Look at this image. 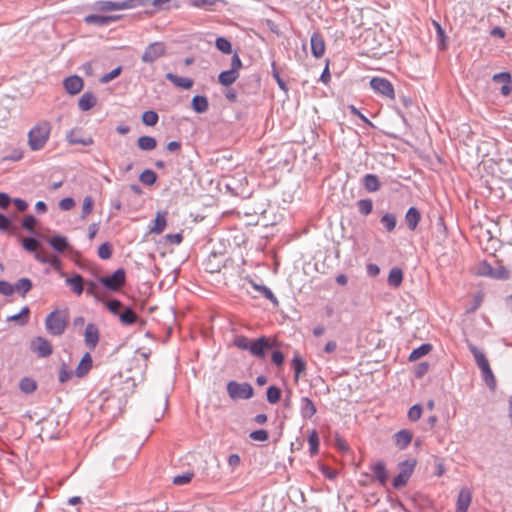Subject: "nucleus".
Returning <instances> with one entry per match:
<instances>
[{
	"label": "nucleus",
	"mask_w": 512,
	"mask_h": 512,
	"mask_svg": "<svg viewBox=\"0 0 512 512\" xmlns=\"http://www.w3.org/2000/svg\"><path fill=\"white\" fill-rule=\"evenodd\" d=\"M39 245H40L39 241L33 237H27L22 240V246L28 252L35 253L37 251Z\"/></svg>",
	"instance_id": "52"
},
{
	"label": "nucleus",
	"mask_w": 512,
	"mask_h": 512,
	"mask_svg": "<svg viewBox=\"0 0 512 512\" xmlns=\"http://www.w3.org/2000/svg\"><path fill=\"white\" fill-rule=\"evenodd\" d=\"M492 81L497 84H501L500 92L503 96H509L512 91V79L509 72H500L494 74Z\"/></svg>",
	"instance_id": "10"
},
{
	"label": "nucleus",
	"mask_w": 512,
	"mask_h": 512,
	"mask_svg": "<svg viewBox=\"0 0 512 512\" xmlns=\"http://www.w3.org/2000/svg\"><path fill=\"white\" fill-rule=\"evenodd\" d=\"M73 376V371L69 369L66 363H62L60 370H59V381L61 383H66L69 381Z\"/></svg>",
	"instance_id": "55"
},
{
	"label": "nucleus",
	"mask_w": 512,
	"mask_h": 512,
	"mask_svg": "<svg viewBox=\"0 0 512 512\" xmlns=\"http://www.w3.org/2000/svg\"><path fill=\"white\" fill-rule=\"evenodd\" d=\"M292 368L294 370V379L297 382L301 376V374L306 369V363L303 358L299 354H295L292 359Z\"/></svg>",
	"instance_id": "31"
},
{
	"label": "nucleus",
	"mask_w": 512,
	"mask_h": 512,
	"mask_svg": "<svg viewBox=\"0 0 512 512\" xmlns=\"http://www.w3.org/2000/svg\"><path fill=\"white\" fill-rule=\"evenodd\" d=\"M271 68H272V71H271L272 76L275 79V81L277 82L279 88L284 92H288V90H289L288 86H287L286 82L281 78L280 73L277 70L275 62H272Z\"/></svg>",
	"instance_id": "51"
},
{
	"label": "nucleus",
	"mask_w": 512,
	"mask_h": 512,
	"mask_svg": "<svg viewBox=\"0 0 512 512\" xmlns=\"http://www.w3.org/2000/svg\"><path fill=\"white\" fill-rule=\"evenodd\" d=\"M380 223L383 225L385 230L390 233L393 232L394 229L396 228L397 218L393 213H385L381 217Z\"/></svg>",
	"instance_id": "36"
},
{
	"label": "nucleus",
	"mask_w": 512,
	"mask_h": 512,
	"mask_svg": "<svg viewBox=\"0 0 512 512\" xmlns=\"http://www.w3.org/2000/svg\"><path fill=\"white\" fill-rule=\"evenodd\" d=\"M227 393L233 400L250 399L254 395V390L247 382L238 383L236 381H230L227 384Z\"/></svg>",
	"instance_id": "3"
},
{
	"label": "nucleus",
	"mask_w": 512,
	"mask_h": 512,
	"mask_svg": "<svg viewBox=\"0 0 512 512\" xmlns=\"http://www.w3.org/2000/svg\"><path fill=\"white\" fill-rule=\"evenodd\" d=\"M19 388L23 393L30 394L37 389V383L30 377H24L19 383Z\"/></svg>",
	"instance_id": "41"
},
{
	"label": "nucleus",
	"mask_w": 512,
	"mask_h": 512,
	"mask_svg": "<svg viewBox=\"0 0 512 512\" xmlns=\"http://www.w3.org/2000/svg\"><path fill=\"white\" fill-rule=\"evenodd\" d=\"M65 283L77 296L84 292L85 279L80 274H74L72 277L66 278Z\"/></svg>",
	"instance_id": "16"
},
{
	"label": "nucleus",
	"mask_w": 512,
	"mask_h": 512,
	"mask_svg": "<svg viewBox=\"0 0 512 512\" xmlns=\"http://www.w3.org/2000/svg\"><path fill=\"white\" fill-rule=\"evenodd\" d=\"M116 19L114 16H103V15H96L91 14L85 17V22L87 24H94L97 26H106L109 25L111 22H113Z\"/></svg>",
	"instance_id": "27"
},
{
	"label": "nucleus",
	"mask_w": 512,
	"mask_h": 512,
	"mask_svg": "<svg viewBox=\"0 0 512 512\" xmlns=\"http://www.w3.org/2000/svg\"><path fill=\"white\" fill-rule=\"evenodd\" d=\"M97 99L92 92H85L78 100L81 111H88L96 105Z\"/></svg>",
	"instance_id": "26"
},
{
	"label": "nucleus",
	"mask_w": 512,
	"mask_h": 512,
	"mask_svg": "<svg viewBox=\"0 0 512 512\" xmlns=\"http://www.w3.org/2000/svg\"><path fill=\"white\" fill-rule=\"evenodd\" d=\"M308 443H309V446H310V452L311 454H315L317 453L318 451V446H319V438H318V434L315 430H313L309 437H308Z\"/></svg>",
	"instance_id": "61"
},
{
	"label": "nucleus",
	"mask_w": 512,
	"mask_h": 512,
	"mask_svg": "<svg viewBox=\"0 0 512 512\" xmlns=\"http://www.w3.org/2000/svg\"><path fill=\"white\" fill-rule=\"evenodd\" d=\"M36 218L33 215H26L22 220V227L30 233H35Z\"/></svg>",
	"instance_id": "60"
},
{
	"label": "nucleus",
	"mask_w": 512,
	"mask_h": 512,
	"mask_svg": "<svg viewBox=\"0 0 512 512\" xmlns=\"http://www.w3.org/2000/svg\"><path fill=\"white\" fill-rule=\"evenodd\" d=\"M166 214L167 213L165 211L157 212L154 220V225L149 230L150 233L158 235L164 231L167 225Z\"/></svg>",
	"instance_id": "25"
},
{
	"label": "nucleus",
	"mask_w": 512,
	"mask_h": 512,
	"mask_svg": "<svg viewBox=\"0 0 512 512\" xmlns=\"http://www.w3.org/2000/svg\"><path fill=\"white\" fill-rule=\"evenodd\" d=\"M30 309L28 306H25L21 309V311L17 314L11 315L7 318V321H18L20 325H25L29 320Z\"/></svg>",
	"instance_id": "40"
},
{
	"label": "nucleus",
	"mask_w": 512,
	"mask_h": 512,
	"mask_svg": "<svg viewBox=\"0 0 512 512\" xmlns=\"http://www.w3.org/2000/svg\"><path fill=\"white\" fill-rule=\"evenodd\" d=\"M316 412V406L309 397H302L300 399V415L303 419H311Z\"/></svg>",
	"instance_id": "15"
},
{
	"label": "nucleus",
	"mask_w": 512,
	"mask_h": 512,
	"mask_svg": "<svg viewBox=\"0 0 512 512\" xmlns=\"http://www.w3.org/2000/svg\"><path fill=\"white\" fill-rule=\"evenodd\" d=\"M311 52L315 58H321L325 53V41L319 32H314L310 38Z\"/></svg>",
	"instance_id": "13"
},
{
	"label": "nucleus",
	"mask_w": 512,
	"mask_h": 512,
	"mask_svg": "<svg viewBox=\"0 0 512 512\" xmlns=\"http://www.w3.org/2000/svg\"><path fill=\"white\" fill-rule=\"evenodd\" d=\"M68 321V311L56 309L46 316L45 328L50 335L61 336L68 326Z\"/></svg>",
	"instance_id": "1"
},
{
	"label": "nucleus",
	"mask_w": 512,
	"mask_h": 512,
	"mask_svg": "<svg viewBox=\"0 0 512 512\" xmlns=\"http://www.w3.org/2000/svg\"><path fill=\"white\" fill-rule=\"evenodd\" d=\"M50 246L58 253H63L70 248L67 237L62 235H54L48 239Z\"/></svg>",
	"instance_id": "18"
},
{
	"label": "nucleus",
	"mask_w": 512,
	"mask_h": 512,
	"mask_svg": "<svg viewBox=\"0 0 512 512\" xmlns=\"http://www.w3.org/2000/svg\"><path fill=\"white\" fill-rule=\"evenodd\" d=\"M83 79L78 75L66 77L63 80V86L70 95H76L83 89Z\"/></svg>",
	"instance_id": "11"
},
{
	"label": "nucleus",
	"mask_w": 512,
	"mask_h": 512,
	"mask_svg": "<svg viewBox=\"0 0 512 512\" xmlns=\"http://www.w3.org/2000/svg\"><path fill=\"white\" fill-rule=\"evenodd\" d=\"M158 114L153 110L145 111L142 114V122L147 126H154L158 122Z\"/></svg>",
	"instance_id": "48"
},
{
	"label": "nucleus",
	"mask_w": 512,
	"mask_h": 512,
	"mask_svg": "<svg viewBox=\"0 0 512 512\" xmlns=\"http://www.w3.org/2000/svg\"><path fill=\"white\" fill-rule=\"evenodd\" d=\"M281 398V390L276 386H270L267 389V401L270 404H276Z\"/></svg>",
	"instance_id": "50"
},
{
	"label": "nucleus",
	"mask_w": 512,
	"mask_h": 512,
	"mask_svg": "<svg viewBox=\"0 0 512 512\" xmlns=\"http://www.w3.org/2000/svg\"><path fill=\"white\" fill-rule=\"evenodd\" d=\"M472 501V492L464 487L460 490L457 498L456 512H467Z\"/></svg>",
	"instance_id": "14"
},
{
	"label": "nucleus",
	"mask_w": 512,
	"mask_h": 512,
	"mask_svg": "<svg viewBox=\"0 0 512 512\" xmlns=\"http://www.w3.org/2000/svg\"><path fill=\"white\" fill-rule=\"evenodd\" d=\"M84 341L87 347L94 349L99 343V329L94 323H88L85 328Z\"/></svg>",
	"instance_id": "12"
},
{
	"label": "nucleus",
	"mask_w": 512,
	"mask_h": 512,
	"mask_svg": "<svg viewBox=\"0 0 512 512\" xmlns=\"http://www.w3.org/2000/svg\"><path fill=\"white\" fill-rule=\"evenodd\" d=\"M67 140L70 144H81L84 146H89L93 143V139L91 137L82 138L73 130L67 134Z\"/></svg>",
	"instance_id": "42"
},
{
	"label": "nucleus",
	"mask_w": 512,
	"mask_h": 512,
	"mask_svg": "<svg viewBox=\"0 0 512 512\" xmlns=\"http://www.w3.org/2000/svg\"><path fill=\"white\" fill-rule=\"evenodd\" d=\"M249 437L254 440V441H261V442H264L266 440H268L269 438V434L266 430L264 429H260V430H255V431H252L249 435Z\"/></svg>",
	"instance_id": "62"
},
{
	"label": "nucleus",
	"mask_w": 512,
	"mask_h": 512,
	"mask_svg": "<svg viewBox=\"0 0 512 512\" xmlns=\"http://www.w3.org/2000/svg\"><path fill=\"white\" fill-rule=\"evenodd\" d=\"M99 282H95V281H92V280H85V285L87 286V289H86V294L88 296H91L93 297L95 300H100V296H99Z\"/></svg>",
	"instance_id": "44"
},
{
	"label": "nucleus",
	"mask_w": 512,
	"mask_h": 512,
	"mask_svg": "<svg viewBox=\"0 0 512 512\" xmlns=\"http://www.w3.org/2000/svg\"><path fill=\"white\" fill-rule=\"evenodd\" d=\"M166 79L173 83L176 87L190 89L193 86V80L187 77H180L171 72L165 75Z\"/></svg>",
	"instance_id": "21"
},
{
	"label": "nucleus",
	"mask_w": 512,
	"mask_h": 512,
	"mask_svg": "<svg viewBox=\"0 0 512 512\" xmlns=\"http://www.w3.org/2000/svg\"><path fill=\"white\" fill-rule=\"evenodd\" d=\"M387 281L391 287H399L403 281L402 270L398 267H393L389 272Z\"/></svg>",
	"instance_id": "32"
},
{
	"label": "nucleus",
	"mask_w": 512,
	"mask_h": 512,
	"mask_svg": "<svg viewBox=\"0 0 512 512\" xmlns=\"http://www.w3.org/2000/svg\"><path fill=\"white\" fill-rule=\"evenodd\" d=\"M119 320L122 325L129 326L133 325L137 322L138 316L134 312V310L130 307H125L122 309V311L119 314Z\"/></svg>",
	"instance_id": "24"
},
{
	"label": "nucleus",
	"mask_w": 512,
	"mask_h": 512,
	"mask_svg": "<svg viewBox=\"0 0 512 512\" xmlns=\"http://www.w3.org/2000/svg\"><path fill=\"white\" fill-rule=\"evenodd\" d=\"M15 230L16 227L12 221L7 216L0 213V231L3 233H13Z\"/></svg>",
	"instance_id": "45"
},
{
	"label": "nucleus",
	"mask_w": 512,
	"mask_h": 512,
	"mask_svg": "<svg viewBox=\"0 0 512 512\" xmlns=\"http://www.w3.org/2000/svg\"><path fill=\"white\" fill-rule=\"evenodd\" d=\"M96 9L99 11H114V10H125L127 4L124 1L113 2V1H98L95 4Z\"/></svg>",
	"instance_id": "22"
},
{
	"label": "nucleus",
	"mask_w": 512,
	"mask_h": 512,
	"mask_svg": "<svg viewBox=\"0 0 512 512\" xmlns=\"http://www.w3.org/2000/svg\"><path fill=\"white\" fill-rule=\"evenodd\" d=\"M139 180L145 185H153L157 180V175L153 170L146 169L140 174Z\"/></svg>",
	"instance_id": "46"
},
{
	"label": "nucleus",
	"mask_w": 512,
	"mask_h": 512,
	"mask_svg": "<svg viewBox=\"0 0 512 512\" xmlns=\"http://www.w3.org/2000/svg\"><path fill=\"white\" fill-rule=\"evenodd\" d=\"M482 372V377L486 385L494 390L496 387V379L490 367V364L480 369Z\"/></svg>",
	"instance_id": "37"
},
{
	"label": "nucleus",
	"mask_w": 512,
	"mask_h": 512,
	"mask_svg": "<svg viewBox=\"0 0 512 512\" xmlns=\"http://www.w3.org/2000/svg\"><path fill=\"white\" fill-rule=\"evenodd\" d=\"M252 286L255 290L260 292L263 295V297L270 300L274 305L277 306L279 304L278 299L276 298V296L274 295V293L271 291L270 288H268L265 285H259V284L253 283V282H252Z\"/></svg>",
	"instance_id": "38"
},
{
	"label": "nucleus",
	"mask_w": 512,
	"mask_h": 512,
	"mask_svg": "<svg viewBox=\"0 0 512 512\" xmlns=\"http://www.w3.org/2000/svg\"><path fill=\"white\" fill-rule=\"evenodd\" d=\"M58 206L62 211H69L75 206V201L72 197H66L59 201Z\"/></svg>",
	"instance_id": "64"
},
{
	"label": "nucleus",
	"mask_w": 512,
	"mask_h": 512,
	"mask_svg": "<svg viewBox=\"0 0 512 512\" xmlns=\"http://www.w3.org/2000/svg\"><path fill=\"white\" fill-rule=\"evenodd\" d=\"M33 284L29 278H21L14 285V292H18L24 297L32 288Z\"/></svg>",
	"instance_id": "34"
},
{
	"label": "nucleus",
	"mask_w": 512,
	"mask_h": 512,
	"mask_svg": "<svg viewBox=\"0 0 512 512\" xmlns=\"http://www.w3.org/2000/svg\"><path fill=\"white\" fill-rule=\"evenodd\" d=\"M31 349L39 357H48L52 354L53 348L51 343L44 337L38 336L31 343Z\"/></svg>",
	"instance_id": "9"
},
{
	"label": "nucleus",
	"mask_w": 512,
	"mask_h": 512,
	"mask_svg": "<svg viewBox=\"0 0 512 512\" xmlns=\"http://www.w3.org/2000/svg\"><path fill=\"white\" fill-rule=\"evenodd\" d=\"M433 25L436 29L438 46L441 50H444L446 48L445 41L447 38L445 31L443 30V28L441 27V25L438 22L433 21Z\"/></svg>",
	"instance_id": "47"
},
{
	"label": "nucleus",
	"mask_w": 512,
	"mask_h": 512,
	"mask_svg": "<svg viewBox=\"0 0 512 512\" xmlns=\"http://www.w3.org/2000/svg\"><path fill=\"white\" fill-rule=\"evenodd\" d=\"M373 477L382 485L385 486L388 479L386 465L383 461H378L371 466Z\"/></svg>",
	"instance_id": "17"
},
{
	"label": "nucleus",
	"mask_w": 512,
	"mask_h": 512,
	"mask_svg": "<svg viewBox=\"0 0 512 512\" xmlns=\"http://www.w3.org/2000/svg\"><path fill=\"white\" fill-rule=\"evenodd\" d=\"M370 86L375 92L381 94L382 96H385L389 99H394L395 97L392 83L385 78L373 77L370 80Z\"/></svg>",
	"instance_id": "8"
},
{
	"label": "nucleus",
	"mask_w": 512,
	"mask_h": 512,
	"mask_svg": "<svg viewBox=\"0 0 512 512\" xmlns=\"http://www.w3.org/2000/svg\"><path fill=\"white\" fill-rule=\"evenodd\" d=\"M191 107L196 113H205L209 108L207 97L196 95L192 98Z\"/></svg>",
	"instance_id": "29"
},
{
	"label": "nucleus",
	"mask_w": 512,
	"mask_h": 512,
	"mask_svg": "<svg viewBox=\"0 0 512 512\" xmlns=\"http://www.w3.org/2000/svg\"><path fill=\"white\" fill-rule=\"evenodd\" d=\"M166 54V45L163 42L149 44L141 59L144 63H153Z\"/></svg>",
	"instance_id": "6"
},
{
	"label": "nucleus",
	"mask_w": 512,
	"mask_h": 512,
	"mask_svg": "<svg viewBox=\"0 0 512 512\" xmlns=\"http://www.w3.org/2000/svg\"><path fill=\"white\" fill-rule=\"evenodd\" d=\"M468 349L472 353L479 369L489 365V361L484 352L472 343H468Z\"/></svg>",
	"instance_id": "23"
},
{
	"label": "nucleus",
	"mask_w": 512,
	"mask_h": 512,
	"mask_svg": "<svg viewBox=\"0 0 512 512\" xmlns=\"http://www.w3.org/2000/svg\"><path fill=\"white\" fill-rule=\"evenodd\" d=\"M412 433L407 429H402L395 433L394 435V443L400 449H405L412 441Z\"/></svg>",
	"instance_id": "20"
},
{
	"label": "nucleus",
	"mask_w": 512,
	"mask_h": 512,
	"mask_svg": "<svg viewBox=\"0 0 512 512\" xmlns=\"http://www.w3.org/2000/svg\"><path fill=\"white\" fill-rule=\"evenodd\" d=\"M421 220V213L416 207H410L405 214V222L409 230L414 231Z\"/></svg>",
	"instance_id": "19"
},
{
	"label": "nucleus",
	"mask_w": 512,
	"mask_h": 512,
	"mask_svg": "<svg viewBox=\"0 0 512 512\" xmlns=\"http://www.w3.org/2000/svg\"><path fill=\"white\" fill-rule=\"evenodd\" d=\"M98 282L110 291H118L125 285L126 272L123 268H118L110 276L99 277Z\"/></svg>",
	"instance_id": "5"
},
{
	"label": "nucleus",
	"mask_w": 512,
	"mask_h": 512,
	"mask_svg": "<svg viewBox=\"0 0 512 512\" xmlns=\"http://www.w3.org/2000/svg\"><path fill=\"white\" fill-rule=\"evenodd\" d=\"M137 145L143 151H151L156 148L157 141L152 136H141L137 140Z\"/></svg>",
	"instance_id": "35"
},
{
	"label": "nucleus",
	"mask_w": 512,
	"mask_h": 512,
	"mask_svg": "<svg viewBox=\"0 0 512 512\" xmlns=\"http://www.w3.org/2000/svg\"><path fill=\"white\" fill-rule=\"evenodd\" d=\"M51 127L48 122H41L35 125L28 133V144L32 151L42 149L47 143Z\"/></svg>",
	"instance_id": "2"
},
{
	"label": "nucleus",
	"mask_w": 512,
	"mask_h": 512,
	"mask_svg": "<svg viewBox=\"0 0 512 512\" xmlns=\"http://www.w3.org/2000/svg\"><path fill=\"white\" fill-rule=\"evenodd\" d=\"M272 347L273 342L271 341V339L262 336L251 341L249 352L254 357L264 359L266 356V351L271 349Z\"/></svg>",
	"instance_id": "7"
},
{
	"label": "nucleus",
	"mask_w": 512,
	"mask_h": 512,
	"mask_svg": "<svg viewBox=\"0 0 512 512\" xmlns=\"http://www.w3.org/2000/svg\"><path fill=\"white\" fill-rule=\"evenodd\" d=\"M92 367V357L89 353H86L81 361L79 362L76 370H75V374L77 377H83L84 375H86L88 373V371L91 369Z\"/></svg>",
	"instance_id": "30"
},
{
	"label": "nucleus",
	"mask_w": 512,
	"mask_h": 512,
	"mask_svg": "<svg viewBox=\"0 0 512 512\" xmlns=\"http://www.w3.org/2000/svg\"><path fill=\"white\" fill-rule=\"evenodd\" d=\"M122 67L118 66L115 69L111 70L109 73L103 75L100 79L101 83H108L118 77L121 73Z\"/></svg>",
	"instance_id": "63"
},
{
	"label": "nucleus",
	"mask_w": 512,
	"mask_h": 512,
	"mask_svg": "<svg viewBox=\"0 0 512 512\" xmlns=\"http://www.w3.org/2000/svg\"><path fill=\"white\" fill-rule=\"evenodd\" d=\"M422 411V406L420 404H415L408 410L407 417L410 421H417L421 418Z\"/></svg>",
	"instance_id": "57"
},
{
	"label": "nucleus",
	"mask_w": 512,
	"mask_h": 512,
	"mask_svg": "<svg viewBox=\"0 0 512 512\" xmlns=\"http://www.w3.org/2000/svg\"><path fill=\"white\" fill-rule=\"evenodd\" d=\"M489 277L495 279H507L509 277L508 270L503 266H498L497 268H493V271L487 272Z\"/></svg>",
	"instance_id": "56"
},
{
	"label": "nucleus",
	"mask_w": 512,
	"mask_h": 512,
	"mask_svg": "<svg viewBox=\"0 0 512 512\" xmlns=\"http://www.w3.org/2000/svg\"><path fill=\"white\" fill-rule=\"evenodd\" d=\"M94 200L91 196H86L82 204L81 219H85L93 210Z\"/></svg>",
	"instance_id": "54"
},
{
	"label": "nucleus",
	"mask_w": 512,
	"mask_h": 512,
	"mask_svg": "<svg viewBox=\"0 0 512 512\" xmlns=\"http://www.w3.org/2000/svg\"><path fill=\"white\" fill-rule=\"evenodd\" d=\"M357 208L361 215L367 216L373 210V202L371 199H360L357 201Z\"/></svg>",
	"instance_id": "43"
},
{
	"label": "nucleus",
	"mask_w": 512,
	"mask_h": 512,
	"mask_svg": "<svg viewBox=\"0 0 512 512\" xmlns=\"http://www.w3.org/2000/svg\"><path fill=\"white\" fill-rule=\"evenodd\" d=\"M251 341L249 338L240 335L235 337L234 345L241 350L249 351Z\"/></svg>",
	"instance_id": "59"
},
{
	"label": "nucleus",
	"mask_w": 512,
	"mask_h": 512,
	"mask_svg": "<svg viewBox=\"0 0 512 512\" xmlns=\"http://www.w3.org/2000/svg\"><path fill=\"white\" fill-rule=\"evenodd\" d=\"M432 350V345L429 343L422 344L418 348L414 349L409 356L410 361H416L421 357L427 355Z\"/></svg>",
	"instance_id": "39"
},
{
	"label": "nucleus",
	"mask_w": 512,
	"mask_h": 512,
	"mask_svg": "<svg viewBox=\"0 0 512 512\" xmlns=\"http://www.w3.org/2000/svg\"><path fill=\"white\" fill-rule=\"evenodd\" d=\"M416 466V460L410 459L399 463V473L394 477L392 485L394 488L399 489L407 484L409 481L414 468Z\"/></svg>",
	"instance_id": "4"
},
{
	"label": "nucleus",
	"mask_w": 512,
	"mask_h": 512,
	"mask_svg": "<svg viewBox=\"0 0 512 512\" xmlns=\"http://www.w3.org/2000/svg\"><path fill=\"white\" fill-rule=\"evenodd\" d=\"M107 309L115 316H119L120 312L124 308V305L120 300L112 299L105 303Z\"/></svg>",
	"instance_id": "49"
},
{
	"label": "nucleus",
	"mask_w": 512,
	"mask_h": 512,
	"mask_svg": "<svg viewBox=\"0 0 512 512\" xmlns=\"http://www.w3.org/2000/svg\"><path fill=\"white\" fill-rule=\"evenodd\" d=\"M215 44L217 49L225 54H230L232 52V45L230 41L224 37H218Z\"/></svg>",
	"instance_id": "53"
},
{
	"label": "nucleus",
	"mask_w": 512,
	"mask_h": 512,
	"mask_svg": "<svg viewBox=\"0 0 512 512\" xmlns=\"http://www.w3.org/2000/svg\"><path fill=\"white\" fill-rule=\"evenodd\" d=\"M362 184L368 192H376L381 187L380 181L375 174H366L362 179Z\"/></svg>",
	"instance_id": "28"
},
{
	"label": "nucleus",
	"mask_w": 512,
	"mask_h": 512,
	"mask_svg": "<svg viewBox=\"0 0 512 512\" xmlns=\"http://www.w3.org/2000/svg\"><path fill=\"white\" fill-rule=\"evenodd\" d=\"M99 258L106 260L112 256V247L108 242L101 244L98 248Z\"/></svg>",
	"instance_id": "58"
},
{
	"label": "nucleus",
	"mask_w": 512,
	"mask_h": 512,
	"mask_svg": "<svg viewBox=\"0 0 512 512\" xmlns=\"http://www.w3.org/2000/svg\"><path fill=\"white\" fill-rule=\"evenodd\" d=\"M239 77V73H236L232 70L222 71L218 76V81L223 86H230L233 84L237 78Z\"/></svg>",
	"instance_id": "33"
}]
</instances>
